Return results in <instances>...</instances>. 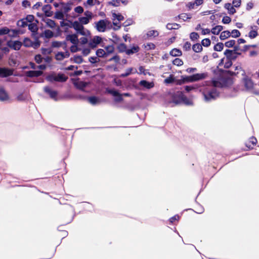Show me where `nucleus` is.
Segmentation results:
<instances>
[{"mask_svg": "<svg viewBox=\"0 0 259 259\" xmlns=\"http://www.w3.org/2000/svg\"><path fill=\"white\" fill-rule=\"evenodd\" d=\"M234 70H220L219 75L212 79V85L215 88H225L229 87L233 83V79L228 76V75L231 76H237L239 74L241 75H245V71L242 69V67L239 66L233 67Z\"/></svg>", "mask_w": 259, "mask_h": 259, "instance_id": "nucleus-1", "label": "nucleus"}, {"mask_svg": "<svg viewBox=\"0 0 259 259\" xmlns=\"http://www.w3.org/2000/svg\"><path fill=\"white\" fill-rule=\"evenodd\" d=\"M106 41L107 40L103 39L100 36H94L91 37L90 36L89 41V47L92 49L98 47H103L104 48V49H110V46L106 45Z\"/></svg>", "mask_w": 259, "mask_h": 259, "instance_id": "nucleus-2", "label": "nucleus"}, {"mask_svg": "<svg viewBox=\"0 0 259 259\" xmlns=\"http://www.w3.org/2000/svg\"><path fill=\"white\" fill-rule=\"evenodd\" d=\"M97 50V57H91L89 58V61L92 63H95L100 62L99 58L102 57L107 58L108 56L114 52V50Z\"/></svg>", "mask_w": 259, "mask_h": 259, "instance_id": "nucleus-3", "label": "nucleus"}, {"mask_svg": "<svg viewBox=\"0 0 259 259\" xmlns=\"http://www.w3.org/2000/svg\"><path fill=\"white\" fill-rule=\"evenodd\" d=\"M202 94L205 101L208 102L215 100L219 97L220 93L215 88H213L210 89H205L203 91Z\"/></svg>", "mask_w": 259, "mask_h": 259, "instance_id": "nucleus-4", "label": "nucleus"}, {"mask_svg": "<svg viewBox=\"0 0 259 259\" xmlns=\"http://www.w3.org/2000/svg\"><path fill=\"white\" fill-rule=\"evenodd\" d=\"M7 46L11 49H20L22 43L17 40L7 41L5 39H0V49H7Z\"/></svg>", "mask_w": 259, "mask_h": 259, "instance_id": "nucleus-5", "label": "nucleus"}, {"mask_svg": "<svg viewBox=\"0 0 259 259\" xmlns=\"http://www.w3.org/2000/svg\"><path fill=\"white\" fill-rule=\"evenodd\" d=\"M68 78V76L63 73H58L57 75L55 74H51L46 77V79L50 82H64L67 81Z\"/></svg>", "mask_w": 259, "mask_h": 259, "instance_id": "nucleus-6", "label": "nucleus"}, {"mask_svg": "<svg viewBox=\"0 0 259 259\" xmlns=\"http://www.w3.org/2000/svg\"><path fill=\"white\" fill-rule=\"evenodd\" d=\"M239 50H226L224 54L226 55L227 62H225L224 67L226 68H229L232 65L231 60L235 59L236 58V51Z\"/></svg>", "mask_w": 259, "mask_h": 259, "instance_id": "nucleus-7", "label": "nucleus"}, {"mask_svg": "<svg viewBox=\"0 0 259 259\" xmlns=\"http://www.w3.org/2000/svg\"><path fill=\"white\" fill-rule=\"evenodd\" d=\"M71 81L76 89L83 92L85 91L84 88L90 83L88 82L81 81L79 78H71Z\"/></svg>", "mask_w": 259, "mask_h": 259, "instance_id": "nucleus-8", "label": "nucleus"}, {"mask_svg": "<svg viewBox=\"0 0 259 259\" xmlns=\"http://www.w3.org/2000/svg\"><path fill=\"white\" fill-rule=\"evenodd\" d=\"M207 75L206 73H196L191 76H186L184 79L187 82H193L203 79L206 78Z\"/></svg>", "mask_w": 259, "mask_h": 259, "instance_id": "nucleus-9", "label": "nucleus"}, {"mask_svg": "<svg viewBox=\"0 0 259 259\" xmlns=\"http://www.w3.org/2000/svg\"><path fill=\"white\" fill-rule=\"evenodd\" d=\"M66 40L70 42L72 44L69 49H78L79 39L76 34L67 35L66 37Z\"/></svg>", "mask_w": 259, "mask_h": 259, "instance_id": "nucleus-10", "label": "nucleus"}, {"mask_svg": "<svg viewBox=\"0 0 259 259\" xmlns=\"http://www.w3.org/2000/svg\"><path fill=\"white\" fill-rule=\"evenodd\" d=\"M22 45H23L25 47H32L36 48L39 47L40 42L37 38L35 39L34 41H32L29 38H25L24 39Z\"/></svg>", "mask_w": 259, "mask_h": 259, "instance_id": "nucleus-11", "label": "nucleus"}, {"mask_svg": "<svg viewBox=\"0 0 259 259\" xmlns=\"http://www.w3.org/2000/svg\"><path fill=\"white\" fill-rule=\"evenodd\" d=\"M110 22L107 20H100L95 23V27L99 32H104Z\"/></svg>", "mask_w": 259, "mask_h": 259, "instance_id": "nucleus-12", "label": "nucleus"}, {"mask_svg": "<svg viewBox=\"0 0 259 259\" xmlns=\"http://www.w3.org/2000/svg\"><path fill=\"white\" fill-rule=\"evenodd\" d=\"M106 92L115 97L114 101L116 102H120L123 100L122 95L117 91L114 89H106Z\"/></svg>", "mask_w": 259, "mask_h": 259, "instance_id": "nucleus-13", "label": "nucleus"}, {"mask_svg": "<svg viewBox=\"0 0 259 259\" xmlns=\"http://www.w3.org/2000/svg\"><path fill=\"white\" fill-rule=\"evenodd\" d=\"M256 144L257 140L256 138L252 136L245 142V145L247 148L246 150H249L253 149Z\"/></svg>", "mask_w": 259, "mask_h": 259, "instance_id": "nucleus-14", "label": "nucleus"}, {"mask_svg": "<svg viewBox=\"0 0 259 259\" xmlns=\"http://www.w3.org/2000/svg\"><path fill=\"white\" fill-rule=\"evenodd\" d=\"M183 92H177L172 96V102L176 104H179L182 103V99L183 96Z\"/></svg>", "mask_w": 259, "mask_h": 259, "instance_id": "nucleus-15", "label": "nucleus"}, {"mask_svg": "<svg viewBox=\"0 0 259 259\" xmlns=\"http://www.w3.org/2000/svg\"><path fill=\"white\" fill-rule=\"evenodd\" d=\"M243 76H244L243 80L245 88L247 90L252 89L253 88V82L251 79L249 78L245 74Z\"/></svg>", "mask_w": 259, "mask_h": 259, "instance_id": "nucleus-16", "label": "nucleus"}, {"mask_svg": "<svg viewBox=\"0 0 259 259\" xmlns=\"http://www.w3.org/2000/svg\"><path fill=\"white\" fill-rule=\"evenodd\" d=\"M13 73V71L11 69L5 68H0V76L1 77H6L11 76Z\"/></svg>", "mask_w": 259, "mask_h": 259, "instance_id": "nucleus-17", "label": "nucleus"}, {"mask_svg": "<svg viewBox=\"0 0 259 259\" xmlns=\"http://www.w3.org/2000/svg\"><path fill=\"white\" fill-rule=\"evenodd\" d=\"M44 90L46 93L49 95L51 98L56 100L58 95V92L57 91L52 90L50 87L48 86L45 87Z\"/></svg>", "mask_w": 259, "mask_h": 259, "instance_id": "nucleus-18", "label": "nucleus"}, {"mask_svg": "<svg viewBox=\"0 0 259 259\" xmlns=\"http://www.w3.org/2000/svg\"><path fill=\"white\" fill-rule=\"evenodd\" d=\"M43 74V72L40 70H30L26 72L27 76L29 77H38Z\"/></svg>", "mask_w": 259, "mask_h": 259, "instance_id": "nucleus-19", "label": "nucleus"}, {"mask_svg": "<svg viewBox=\"0 0 259 259\" xmlns=\"http://www.w3.org/2000/svg\"><path fill=\"white\" fill-rule=\"evenodd\" d=\"M66 50V51L65 52H58L55 56L56 59L61 61L65 58H68L70 55V53L69 51L67 50Z\"/></svg>", "mask_w": 259, "mask_h": 259, "instance_id": "nucleus-20", "label": "nucleus"}, {"mask_svg": "<svg viewBox=\"0 0 259 259\" xmlns=\"http://www.w3.org/2000/svg\"><path fill=\"white\" fill-rule=\"evenodd\" d=\"M139 85L144 87L147 89H150L154 86V84L153 82H150L145 80H141L139 82Z\"/></svg>", "mask_w": 259, "mask_h": 259, "instance_id": "nucleus-21", "label": "nucleus"}, {"mask_svg": "<svg viewBox=\"0 0 259 259\" xmlns=\"http://www.w3.org/2000/svg\"><path fill=\"white\" fill-rule=\"evenodd\" d=\"M71 9V6L70 4H65L61 3H60V10L63 12V13H67L69 12Z\"/></svg>", "mask_w": 259, "mask_h": 259, "instance_id": "nucleus-22", "label": "nucleus"}, {"mask_svg": "<svg viewBox=\"0 0 259 259\" xmlns=\"http://www.w3.org/2000/svg\"><path fill=\"white\" fill-rule=\"evenodd\" d=\"M42 11L45 13L46 16L50 17L52 15V12L51 11V6L50 5H45L42 8Z\"/></svg>", "mask_w": 259, "mask_h": 259, "instance_id": "nucleus-23", "label": "nucleus"}, {"mask_svg": "<svg viewBox=\"0 0 259 259\" xmlns=\"http://www.w3.org/2000/svg\"><path fill=\"white\" fill-rule=\"evenodd\" d=\"M224 7L228 10L229 14L231 15L235 14L236 12L235 9L234 8V6H232L230 3L225 4Z\"/></svg>", "mask_w": 259, "mask_h": 259, "instance_id": "nucleus-24", "label": "nucleus"}, {"mask_svg": "<svg viewBox=\"0 0 259 259\" xmlns=\"http://www.w3.org/2000/svg\"><path fill=\"white\" fill-rule=\"evenodd\" d=\"M159 35V32L157 30H150L146 33V36L145 38H150L152 37H155Z\"/></svg>", "mask_w": 259, "mask_h": 259, "instance_id": "nucleus-25", "label": "nucleus"}, {"mask_svg": "<svg viewBox=\"0 0 259 259\" xmlns=\"http://www.w3.org/2000/svg\"><path fill=\"white\" fill-rule=\"evenodd\" d=\"M72 26L73 28L77 31V33L83 27L82 24L77 21H74L72 24Z\"/></svg>", "mask_w": 259, "mask_h": 259, "instance_id": "nucleus-26", "label": "nucleus"}, {"mask_svg": "<svg viewBox=\"0 0 259 259\" xmlns=\"http://www.w3.org/2000/svg\"><path fill=\"white\" fill-rule=\"evenodd\" d=\"M182 103H183L186 105H192L193 104V101L188 99L184 94L182 96Z\"/></svg>", "mask_w": 259, "mask_h": 259, "instance_id": "nucleus-27", "label": "nucleus"}, {"mask_svg": "<svg viewBox=\"0 0 259 259\" xmlns=\"http://www.w3.org/2000/svg\"><path fill=\"white\" fill-rule=\"evenodd\" d=\"M8 99V96L5 91L0 89V100L2 101L6 100Z\"/></svg>", "mask_w": 259, "mask_h": 259, "instance_id": "nucleus-28", "label": "nucleus"}, {"mask_svg": "<svg viewBox=\"0 0 259 259\" xmlns=\"http://www.w3.org/2000/svg\"><path fill=\"white\" fill-rule=\"evenodd\" d=\"M78 33L87 37H90L91 35L90 31L88 29H85L84 27L78 32Z\"/></svg>", "mask_w": 259, "mask_h": 259, "instance_id": "nucleus-29", "label": "nucleus"}, {"mask_svg": "<svg viewBox=\"0 0 259 259\" xmlns=\"http://www.w3.org/2000/svg\"><path fill=\"white\" fill-rule=\"evenodd\" d=\"M223 29V26L217 25L211 29L212 33L214 34H218Z\"/></svg>", "mask_w": 259, "mask_h": 259, "instance_id": "nucleus-30", "label": "nucleus"}, {"mask_svg": "<svg viewBox=\"0 0 259 259\" xmlns=\"http://www.w3.org/2000/svg\"><path fill=\"white\" fill-rule=\"evenodd\" d=\"M28 26V29L33 33H35L38 30L37 26L35 23H30Z\"/></svg>", "mask_w": 259, "mask_h": 259, "instance_id": "nucleus-31", "label": "nucleus"}, {"mask_svg": "<svg viewBox=\"0 0 259 259\" xmlns=\"http://www.w3.org/2000/svg\"><path fill=\"white\" fill-rule=\"evenodd\" d=\"M170 55L174 57L180 56L182 53L181 50H171Z\"/></svg>", "mask_w": 259, "mask_h": 259, "instance_id": "nucleus-32", "label": "nucleus"}, {"mask_svg": "<svg viewBox=\"0 0 259 259\" xmlns=\"http://www.w3.org/2000/svg\"><path fill=\"white\" fill-rule=\"evenodd\" d=\"M180 27V25L177 23H168L166 25V28L168 29H177Z\"/></svg>", "mask_w": 259, "mask_h": 259, "instance_id": "nucleus-33", "label": "nucleus"}, {"mask_svg": "<svg viewBox=\"0 0 259 259\" xmlns=\"http://www.w3.org/2000/svg\"><path fill=\"white\" fill-rule=\"evenodd\" d=\"M231 35V32L229 31L226 30L223 31L220 35L221 39H225Z\"/></svg>", "mask_w": 259, "mask_h": 259, "instance_id": "nucleus-34", "label": "nucleus"}, {"mask_svg": "<svg viewBox=\"0 0 259 259\" xmlns=\"http://www.w3.org/2000/svg\"><path fill=\"white\" fill-rule=\"evenodd\" d=\"M65 42L60 41H53L52 44V47L53 48H64L65 47Z\"/></svg>", "mask_w": 259, "mask_h": 259, "instance_id": "nucleus-35", "label": "nucleus"}, {"mask_svg": "<svg viewBox=\"0 0 259 259\" xmlns=\"http://www.w3.org/2000/svg\"><path fill=\"white\" fill-rule=\"evenodd\" d=\"M19 33V30L16 29H10L9 32L8 33L10 37H16Z\"/></svg>", "mask_w": 259, "mask_h": 259, "instance_id": "nucleus-36", "label": "nucleus"}, {"mask_svg": "<svg viewBox=\"0 0 259 259\" xmlns=\"http://www.w3.org/2000/svg\"><path fill=\"white\" fill-rule=\"evenodd\" d=\"M180 19H183L184 21H186L187 19H190L192 18L191 14L186 13H183L179 15Z\"/></svg>", "mask_w": 259, "mask_h": 259, "instance_id": "nucleus-37", "label": "nucleus"}, {"mask_svg": "<svg viewBox=\"0 0 259 259\" xmlns=\"http://www.w3.org/2000/svg\"><path fill=\"white\" fill-rule=\"evenodd\" d=\"M88 101L93 105H95L98 102V98L95 96H91L88 98Z\"/></svg>", "mask_w": 259, "mask_h": 259, "instance_id": "nucleus-38", "label": "nucleus"}, {"mask_svg": "<svg viewBox=\"0 0 259 259\" xmlns=\"http://www.w3.org/2000/svg\"><path fill=\"white\" fill-rule=\"evenodd\" d=\"M139 50H119V53L125 52L126 54L130 55L135 53H137Z\"/></svg>", "mask_w": 259, "mask_h": 259, "instance_id": "nucleus-39", "label": "nucleus"}, {"mask_svg": "<svg viewBox=\"0 0 259 259\" xmlns=\"http://www.w3.org/2000/svg\"><path fill=\"white\" fill-rule=\"evenodd\" d=\"M46 23L47 26L50 28H53L55 27V26H56V23H55V21L51 19H47L46 20Z\"/></svg>", "mask_w": 259, "mask_h": 259, "instance_id": "nucleus-40", "label": "nucleus"}, {"mask_svg": "<svg viewBox=\"0 0 259 259\" xmlns=\"http://www.w3.org/2000/svg\"><path fill=\"white\" fill-rule=\"evenodd\" d=\"M64 13L62 11H57L55 14V18L58 19H63L64 18Z\"/></svg>", "mask_w": 259, "mask_h": 259, "instance_id": "nucleus-41", "label": "nucleus"}, {"mask_svg": "<svg viewBox=\"0 0 259 259\" xmlns=\"http://www.w3.org/2000/svg\"><path fill=\"white\" fill-rule=\"evenodd\" d=\"M90 37L88 38V37H81L79 40V43H80L81 45H84L85 44H88L89 41Z\"/></svg>", "mask_w": 259, "mask_h": 259, "instance_id": "nucleus-42", "label": "nucleus"}, {"mask_svg": "<svg viewBox=\"0 0 259 259\" xmlns=\"http://www.w3.org/2000/svg\"><path fill=\"white\" fill-rule=\"evenodd\" d=\"M17 25L19 27H25L28 25L27 21L24 19L20 20L17 22Z\"/></svg>", "mask_w": 259, "mask_h": 259, "instance_id": "nucleus-43", "label": "nucleus"}, {"mask_svg": "<svg viewBox=\"0 0 259 259\" xmlns=\"http://www.w3.org/2000/svg\"><path fill=\"white\" fill-rule=\"evenodd\" d=\"M91 19L85 17H82L79 18V22L82 24H87L89 23Z\"/></svg>", "mask_w": 259, "mask_h": 259, "instance_id": "nucleus-44", "label": "nucleus"}, {"mask_svg": "<svg viewBox=\"0 0 259 259\" xmlns=\"http://www.w3.org/2000/svg\"><path fill=\"white\" fill-rule=\"evenodd\" d=\"M175 78L172 75H170L169 77L164 79V82L166 84H169L174 82Z\"/></svg>", "mask_w": 259, "mask_h": 259, "instance_id": "nucleus-45", "label": "nucleus"}, {"mask_svg": "<svg viewBox=\"0 0 259 259\" xmlns=\"http://www.w3.org/2000/svg\"><path fill=\"white\" fill-rule=\"evenodd\" d=\"M173 64L175 65L180 66L183 64V61L179 58H176L173 61Z\"/></svg>", "mask_w": 259, "mask_h": 259, "instance_id": "nucleus-46", "label": "nucleus"}, {"mask_svg": "<svg viewBox=\"0 0 259 259\" xmlns=\"http://www.w3.org/2000/svg\"><path fill=\"white\" fill-rule=\"evenodd\" d=\"M201 44L205 47H208L210 44V40L208 38L203 39L201 41Z\"/></svg>", "mask_w": 259, "mask_h": 259, "instance_id": "nucleus-47", "label": "nucleus"}, {"mask_svg": "<svg viewBox=\"0 0 259 259\" xmlns=\"http://www.w3.org/2000/svg\"><path fill=\"white\" fill-rule=\"evenodd\" d=\"M73 61L75 63L80 64L82 62V58L81 56H74Z\"/></svg>", "mask_w": 259, "mask_h": 259, "instance_id": "nucleus-48", "label": "nucleus"}, {"mask_svg": "<svg viewBox=\"0 0 259 259\" xmlns=\"http://www.w3.org/2000/svg\"><path fill=\"white\" fill-rule=\"evenodd\" d=\"M44 35L47 38H51L53 36L54 33L52 31L50 30H47L45 31Z\"/></svg>", "mask_w": 259, "mask_h": 259, "instance_id": "nucleus-49", "label": "nucleus"}, {"mask_svg": "<svg viewBox=\"0 0 259 259\" xmlns=\"http://www.w3.org/2000/svg\"><path fill=\"white\" fill-rule=\"evenodd\" d=\"M108 61H114L115 63H118L120 61V57L118 55H115L108 59Z\"/></svg>", "mask_w": 259, "mask_h": 259, "instance_id": "nucleus-50", "label": "nucleus"}, {"mask_svg": "<svg viewBox=\"0 0 259 259\" xmlns=\"http://www.w3.org/2000/svg\"><path fill=\"white\" fill-rule=\"evenodd\" d=\"M235 44V40H230L228 41H227L225 45L227 48H231L234 46V45Z\"/></svg>", "mask_w": 259, "mask_h": 259, "instance_id": "nucleus-51", "label": "nucleus"}, {"mask_svg": "<svg viewBox=\"0 0 259 259\" xmlns=\"http://www.w3.org/2000/svg\"><path fill=\"white\" fill-rule=\"evenodd\" d=\"M145 49H154L155 46L154 44L151 42H147L144 44Z\"/></svg>", "mask_w": 259, "mask_h": 259, "instance_id": "nucleus-52", "label": "nucleus"}, {"mask_svg": "<svg viewBox=\"0 0 259 259\" xmlns=\"http://www.w3.org/2000/svg\"><path fill=\"white\" fill-rule=\"evenodd\" d=\"M9 32V29L7 27H3L0 28V35L6 34H8Z\"/></svg>", "mask_w": 259, "mask_h": 259, "instance_id": "nucleus-53", "label": "nucleus"}, {"mask_svg": "<svg viewBox=\"0 0 259 259\" xmlns=\"http://www.w3.org/2000/svg\"><path fill=\"white\" fill-rule=\"evenodd\" d=\"M233 37H237L240 35V32L237 29L233 30L231 33Z\"/></svg>", "mask_w": 259, "mask_h": 259, "instance_id": "nucleus-54", "label": "nucleus"}, {"mask_svg": "<svg viewBox=\"0 0 259 259\" xmlns=\"http://www.w3.org/2000/svg\"><path fill=\"white\" fill-rule=\"evenodd\" d=\"M190 38L192 40H196L199 37V35L196 32H192L191 34H190Z\"/></svg>", "mask_w": 259, "mask_h": 259, "instance_id": "nucleus-55", "label": "nucleus"}, {"mask_svg": "<svg viewBox=\"0 0 259 259\" xmlns=\"http://www.w3.org/2000/svg\"><path fill=\"white\" fill-rule=\"evenodd\" d=\"M231 21V19L229 16L224 17L222 22L224 24H229Z\"/></svg>", "mask_w": 259, "mask_h": 259, "instance_id": "nucleus-56", "label": "nucleus"}, {"mask_svg": "<svg viewBox=\"0 0 259 259\" xmlns=\"http://www.w3.org/2000/svg\"><path fill=\"white\" fill-rule=\"evenodd\" d=\"M34 59L37 63L39 64L42 62V58L40 55H36Z\"/></svg>", "mask_w": 259, "mask_h": 259, "instance_id": "nucleus-57", "label": "nucleus"}, {"mask_svg": "<svg viewBox=\"0 0 259 259\" xmlns=\"http://www.w3.org/2000/svg\"><path fill=\"white\" fill-rule=\"evenodd\" d=\"M257 35V32L255 30H251L249 33V36L251 38H255Z\"/></svg>", "mask_w": 259, "mask_h": 259, "instance_id": "nucleus-58", "label": "nucleus"}, {"mask_svg": "<svg viewBox=\"0 0 259 259\" xmlns=\"http://www.w3.org/2000/svg\"><path fill=\"white\" fill-rule=\"evenodd\" d=\"M176 40V37L173 36L170 38L167 41L165 42V44L166 46H168L172 42H174Z\"/></svg>", "mask_w": 259, "mask_h": 259, "instance_id": "nucleus-59", "label": "nucleus"}, {"mask_svg": "<svg viewBox=\"0 0 259 259\" xmlns=\"http://www.w3.org/2000/svg\"><path fill=\"white\" fill-rule=\"evenodd\" d=\"M241 1V0H233L232 4L234 7L238 8L240 6Z\"/></svg>", "mask_w": 259, "mask_h": 259, "instance_id": "nucleus-60", "label": "nucleus"}, {"mask_svg": "<svg viewBox=\"0 0 259 259\" xmlns=\"http://www.w3.org/2000/svg\"><path fill=\"white\" fill-rule=\"evenodd\" d=\"M74 11L76 13L81 14L83 12V9L81 6H77L75 8Z\"/></svg>", "mask_w": 259, "mask_h": 259, "instance_id": "nucleus-61", "label": "nucleus"}, {"mask_svg": "<svg viewBox=\"0 0 259 259\" xmlns=\"http://www.w3.org/2000/svg\"><path fill=\"white\" fill-rule=\"evenodd\" d=\"M84 15H85V17H87L91 20L92 19L93 14L91 12L88 11H85L84 13Z\"/></svg>", "mask_w": 259, "mask_h": 259, "instance_id": "nucleus-62", "label": "nucleus"}, {"mask_svg": "<svg viewBox=\"0 0 259 259\" xmlns=\"http://www.w3.org/2000/svg\"><path fill=\"white\" fill-rule=\"evenodd\" d=\"M132 71V68H128L127 69L126 72L125 73L121 74V77H126L131 74Z\"/></svg>", "mask_w": 259, "mask_h": 259, "instance_id": "nucleus-63", "label": "nucleus"}, {"mask_svg": "<svg viewBox=\"0 0 259 259\" xmlns=\"http://www.w3.org/2000/svg\"><path fill=\"white\" fill-rule=\"evenodd\" d=\"M22 5L23 7L26 8L30 6V3L27 0H24L22 2Z\"/></svg>", "mask_w": 259, "mask_h": 259, "instance_id": "nucleus-64", "label": "nucleus"}]
</instances>
